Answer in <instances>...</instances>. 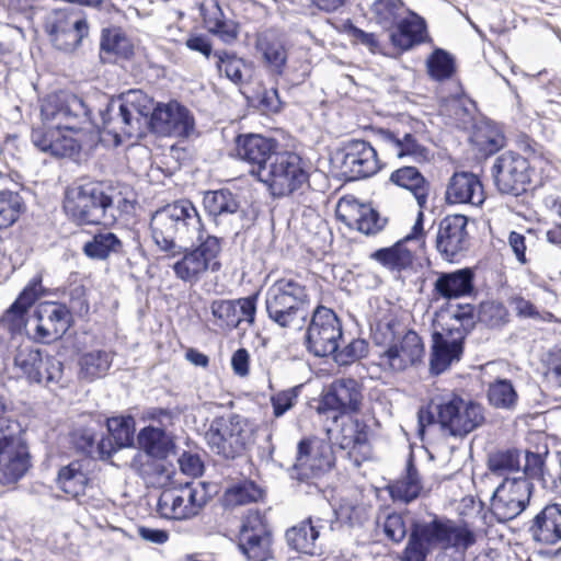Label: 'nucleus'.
I'll use <instances>...</instances> for the list:
<instances>
[{"mask_svg":"<svg viewBox=\"0 0 561 561\" xmlns=\"http://www.w3.org/2000/svg\"><path fill=\"white\" fill-rule=\"evenodd\" d=\"M102 119L104 128L116 137L119 134L139 136L147 123L160 136L187 138L195 130V119L188 108L176 101L153 106V100L141 90H130L112 101Z\"/></svg>","mask_w":561,"mask_h":561,"instance_id":"f257e3e1","label":"nucleus"},{"mask_svg":"<svg viewBox=\"0 0 561 561\" xmlns=\"http://www.w3.org/2000/svg\"><path fill=\"white\" fill-rule=\"evenodd\" d=\"M43 126L32 131V142L55 157H72L96 140L89 111L81 98L60 91L41 106Z\"/></svg>","mask_w":561,"mask_h":561,"instance_id":"f03ea898","label":"nucleus"},{"mask_svg":"<svg viewBox=\"0 0 561 561\" xmlns=\"http://www.w3.org/2000/svg\"><path fill=\"white\" fill-rule=\"evenodd\" d=\"M150 229L157 247L170 257L182 252V244L193 243L209 234L197 208L188 199H180L158 209L151 217Z\"/></svg>","mask_w":561,"mask_h":561,"instance_id":"7ed1b4c3","label":"nucleus"},{"mask_svg":"<svg viewBox=\"0 0 561 561\" xmlns=\"http://www.w3.org/2000/svg\"><path fill=\"white\" fill-rule=\"evenodd\" d=\"M477 542V534L466 523L456 524L446 517L414 520L402 551L401 561H426L436 547L466 551Z\"/></svg>","mask_w":561,"mask_h":561,"instance_id":"20e7f679","label":"nucleus"},{"mask_svg":"<svg viewBox=\"0 0 561 561\" xmlns=\"http://www.w3.org/2000/svg\"><path fill=\"white\" fill-rule=\"evenodd\" d=\"M474 324V309L471 305H459L456 309L436 314L430 358V370L433 375L445 373L461 359L465 339Z\"/></svg>","mask_w":561,"mask_h":561,"instance_id":"39448f33","label":"nucleus"},{"mask_svg":"<svg viewBox=\"0 0 561 561\" xmlns=\"http://www.w3.org/2000/svg\"><path fill=\"white\" fill-rule=\"evenodd\" d=\"M419 422L437 423L444 435L462 438L483 424L484 412L481 404L449 394L433 400L428 411L421 410Z\"/></svg>","mask_w":561,"mask_h":561,"instance_id":"423d86ee","label":"nucleus"},{"mask_svg":"<svg viewBox=\"0 0 561 561\" xmlns=\"http://www.w3.org/2000/svg\"><path fill=\"white\" fill-rule=\"evenodd\" d=\"M309 296L304 284L295 278H280L265 291L268 319L284 329H301L308 317Z\"/></svg>","mask_w":561,"mask_h":561,"instance_id":"0eeeda50","label":"nucleus"},{"mask_svg":"<svg viewBox=\"0 0 561 561\" xmlns=\"http://www.w3.org/2000/svg\"><path fill=\"white\" fill-rule=\"evenodd\" d=\"M307 163L294 151H278L263 168L260 181L274 197H300L310 188Z\"/></svg>","mask_w":561,"mask_h":561,"instance_id":"6e6552de","label":"nucleus"},{"mask_svg":"<svg viewBox=\"0 0 561 561\" xmlns=\"http://www.w3.org/2000/svg\"><path fill=\"white\" fill-rule=\"evenodd\" d=\"M194 242L197 244L191 248L182 244V252L175 255V261L170 265L176 278L191 285L197 284L208 271L217 272L221 266V238L207 234Z\"/></svg>","mask_w":561,"mask_h":561,"instance_id":"1a4fd4ad","label":"nucleus"},{"mask_svg":"<svg viewBox=\"0 0 561 561\" xmlns=\"http://www.w3.org/2000/svg\"><path fill=\"white\" fill-rule=\"evenodd\" d=\"M252 435L253 427L249 420L231 413L210 422L205 440L211 453L224 459H234L245 450Z\"/></svg>","mask_w":561,"mask_h":561,"instance_id":"9d476101","label":"nucleus"},{"mask_svg":"<svg viewBox=\"0 0 561 561\" xmlns=\"http://www.w3.org/2000/svg\"><path fill=\"white\" fill-rule=\"evenodd\" d=\"M16 377L28 383L62 386L64 364L55 356L31 345L20 344L12 355Z\"/></svg>","mask_w":561,"mask_h":561,"instance_id":"9b49d317","label":"nucleus"},{"mask_svg":"<svg viewBox=\"0 0 561 561\" xmlns=\"http://www.w3.org/2000/svg\"><path fill=\"white\" fill-rule=\"evenodd\" d=\"M342 337V325L336 313L324 306H318L308 324L305 345L309 353L325 357L337 351Z\"/></svg>","mask_w":561,"mask_h":561,"instance_id":"f8f14e48","label":"nucleus"},{"mask_svg":"<svg viewBox=\"0 0 561 561\" xmlns=\"http://www.w3.org/2000/svg\"><path fill=\"white\" fill-rule=\"evenodd\" d=\"M385 334L393 336L392 325L387 323L378 328ZM425 348L422 339L414 331H408L402 337H392L388 347L379 354L377 365L385 371H402L420 363Z\"/></svg>","mask_w":561,"mask_h":561,"instance_id":"ddd939ff","label":"nucleus"},{"mask_svg":"<svg viewBox=\"0 0 561 561\" xmlns=\"http://www.w3.org/2000/svg\"><path fill=\"white\" fill-rule=\"evenodd\" d=\"M533 489V482L524 476L502 480L491 499L492 515L500 523L516 518L528 506Z\"/></svg>","mask_w":561,"mask_h":561,"instance_id":"4468645a","label":"nucleus"},{"mask_svg":"<svg viewBox=\"0 0 561 561\" xmlns=\"http://www.w3.org/2000/svg\"><path fill=\"white\" fill-rule=\"evenodd\" d=\"M47 30L59 48L70 50L88 35L89 25L83 11L65 8L51 12L47 21Z\"/></svg>","mask_w":561,"mask_h":561,"instance_id":"2eb2a0df","label":"nucleus"},{"mask_svg":"<svg viewBox=\"0 0 561 561\" xmlns=\"http://www.w3.org/2000/svg\"><path fill=\"white\" fill-rule=\"evenodd\" d=\"M71 320V312L66 305L56 301L42 302L33 313L32 339L38 343L56 341L68 331Z\"/></svg>","mask_w":561,"mask_h":561,"instance_id":"dca6fc26","label":"nucleus"},{"mask_svg":"<svg viewBox=\"0 0 561 561\" xmlns=\"http://www.w3.org/2000/svg\"><path fill=\"white\" fill-rule=\"evenodd\" d=\"M497 190L503 194L519 195L530 182L529 163L519 153L507 151L499 156L492 167Z\"/></svg>","mask_w":561,"mask_h":561,"instance_id":"f3484780","label":"nucleus"},{"mask_svg":"<svg viewBox=\"0 0 561 561\" xmlns=\"http://www.w3.org/2000/svg\"><path fill=\"white\" fill-rule=\"evenodd\" d=\"M328 434L333 447L345 451L355 467L370 458L367 426L363 422L348 417L342 422L337 431H329Z\"/></svg>","mask_w":561,"mask_h":561,"instance_id":"a211bd4d","label":"nucleus"},{"mask_svg":"<svg viewBox=\"0 0 561 561\" xmlns=\"http://www.w3.org/2000/svg\"><path fill=\"white\" fill-rule=\"evenodd\" d=\"M334 465L333 445L320 439H302L298 444L297 460L295 468L298 470L299 479L307 480L318 477Z\"/></svg>","mask_w":561,"mask_h":561,"instance_id":"6ab92c4d","label":"nucleus"},{"mask_svg":"<svg viewBox=\"0 0 561 561\" xmlns=\"http://www.w3.org/2000/svg\"><path fill=\"white\" fill-rule=\"evenodd\" d=\"M363 401L362 385L353 378L335 379L322 393L317 411H337L348 414L359 411Z\"/></svg>","mask_w":561,"mask_h":561,"instance_id":"aec40b11","label":"nucleus"},{"mask_svg":"<svg viewBox=\"0 0 561 561\" xmlns=\"http://www.w3.org/2000/svg\"><path fill=\"white\" fill-rule=\"evenodd\" d=\"M343 150L342 169L351 180L369 178L381 168L376 149L366 140L352 139Z\"/></svg>","mask_w":561,"mask_h":561,"instance_id":"412c9836","label":"nucleus"},{"mask_svg":"<svg viewBox=\"0 0 561 561\" xmlns=\"http://www.w3.org/2000/svg\"><path fill=\"white\" fill-rule=\"evenodd\" d=\"M256 302L257 294L236 300L216 299L210 304V312L218 328L231 331L242 321L254 324Z\"/></svg>","mask_w":561,"mask_h":561,"instance_id":"4be33fe9","label":"nucleus"},{"mask_svg":"<svg viewBox=\"0 0 561 561\" xmlns=\"http://www.w3.org/2000/svg\"><path fill=\"white\" fill-rule=\"evenodd\" d=\"M30 467L26 446L11 433H0V483L18 482Z\"/></svg>","mask_w":561,"mask_h":561,"instance_id":"5701e85b","label":"nucleus"},{"mask_svg":"<svg viewBox=\"0 0 561 561\" xmlns=\"http://www.w3.org/2000/svg\"><path fill=\"white\" fill-rule=\"evenodd\" d=\"M423 211L420 210L410 233L392 247L381 248L373 252L370 257L391 271L400 272L409 267L412 264L413 255L405 244L412 241H419L420 244L423 243Z\"/></svg>","mask_w":561,"mask_h":561,"instance_id":"b1692460","label":"nucleus"},{"mask_svg":"<svg viewBox=\"0 0 561 561\" xmlns=\"http://www.w3.org/2000/svg\"><path fill=\"white\" fill-rule=\"evenodd\" d=\"M277 141L257 134L241 135L237 138L238 157L253 167L252 173L261 178L263 168L271 162L277 151Z\"/></svg>","mask_w":561,"mask_h":561,"instance_id":"393cba45","label":"nucleus"},{"mask_svg":"<svg viewBox=\"0 0 561 561\" xmlns=\"http://www.w3.org/2000/svg\"><path fill=\"white\" fill-rule=\"evenodd\" d=\"M467 217L451 215L445 217L438 226L436 248L448 261L468 248Z\"/></svg>","mask_w":561,"mask_h":561,"instance_id":"a878e982","label":"nucleus"},{"mask_svg":"<svg viewBox=\"0 0 561 561\" xmlns=\"http://www.w3.org/2000/svg\"><path fill=\"white\" fill-rule=\"evenodd\" d=\"M203 205L206 213L216 224L227 217L237 221V228H243V221L247 216L239 196L228 188L208 191L204 194Z\"/></svg>","mask_w":561,"mask_h":561,"instance_id":"bb28decb","label":"nucleus"},{"mask_svg":"<svg viewBox=\"0 0 561 561\" xmlns=\"http://www.w3.org/2000/svg\"><path fill=\"white\" fill-rule=\"evenodd\" d=\"M485 199L480 179L471 172H456L449 179L446 201L449 204H469L479 207Z\"/></svg>","mask_w":561,"mask_h":561,"instance_id":"cd10ccee","label":"nucleus"},{"mask_svg":"<svg viewBox=\"0 0 561 561\" xmlns=\"http://www.w3.org/2000/svg\"><path fill=\"white\" fill-rule=\"evenodd\" d=\"M327 524L328 520L323 518L309 517L286 531V541L297 552L311 556L317 554L320 550L318 539Z\"/></svg>","mask_w":561,"mask_h":561,"instance_id":"c85d7f7f","label":"nucleus"},{"mask_svg":"<svg viewBox=\"0 0 561 561\" xmlns=\"http://www.w3.org/2000/svg\"><path fill=\"white\" fill-rule=\"evenodd\" d=\"M88 191L95 193L98 198L93 201L90 211V225H113L121 214L119 204L124 199L119 194H114L111 188L104 187L100 183H87Z\"/></svg>","mask_w":561,"mask_h":561,"instance_id":"c756f323","label":"nucleus"},{"mask_svg":"<svg viewBox=\"0 0 561 561\" xmlns=\"http://www.w3.org/2000/svg\"><path fill=\"white\" fill-rule=\"evenodd\" d=\"M533 538L546 545L561 540V504H549L538 513L529 528Z\"/></svg>","mask_w":561,"mask_h":561,"instance_id":"7c9ffc66","label":"nucleus"},{"mask_svg":"<svg viewBox=\"0 0 561 561\" xmlns=\"http://www.w3.org/2000/svg\"><path fill=\"white\" fill-rule=\"evenodd\" d=\"M381 139L397 158H409L415 163L431 160V151L423 146L412 134H396L391 130H381Z\"/></svg>","mask_w":561,"mask_h":561,"instance_id":"2f4dec72","label":"nucleus"},{"mask_svg":"<svg viewBox=\"0 0 561 561\" xmlns=\"http://www.w3.org/2000/svg\"><path fill=\"white\" fill-rule=\"evenodd\" d=\"M434 289L446 299L470 295L473 291V272L470 268H461L442 273L434 284Z\"/></svg>","mask_w":561,"mask_h":561,"instance_id":"473e14b6","label":"nucleus"},{"mask_svg":"<svg viewBox=\"0 0 561 561\" xmlns=\"http://www.w3.org/2000/svg\"><path fill=\"white\" fill-rule=\"evenodd\" d=\"M98 198L95 193L89 192L87 184L73 186L66 191L64 209L66 214L79 225H90V211L93 201Z\"/></svg>","mask_w":561,"mask_h":561,"instance_id":"72a5a7b5","label":"nucleus"},{"mask_svg":"<svg viewBox=\"0 0 561 561\" xmlns=\"http://www.w3.org/2000/svg\"><path fill=\"white\" fill-rule=\"evenodd\" d=\"M202 12L205 26L209 33L218 36L225 43H231L237 38V24L225 16L216 0L203 4Z\"/></svg>","mask_w":561,"mask_h":561,"instance_id":"f704fd0d","label":"nucleus"},{"mask_svg":"<svg viewBox=\"0 0 561 561\" xmlns=\"http://www.w3.org/2000/svg\"><path fill=\"white\" fill-rule=\"evenodd\" d=\"M422 490V479L410 454L404 474L389 485V494L394 502L410 503L420 496Z\"/></svg>","mask_w":561,"mask_h":561,"instance_id":"c9c22d12","label":"nucleus"},{"mask_svg":"<svg viewBox=\"0 0 561 561\" xmlns=\"http://www.w3.org/2000/svg\"><path fill=\"white\" fill-rule=\"evenodd\" d=\"M389 182L412 193L420 208H424L428 196V182L415 167H401L389 176Z\"/></svg>","mask_w":561,"mask_h":561,"instance_id":"e433bc0d","label":"nucleus"},{"mask_svg":"<svg viewBox=\"0 0 561 561\" xmlns=\"http://www.w3.org/2000/svg\"><path fill=\"white\" fill-rule=\"evenodd\" d=\"M84 462V460H73L58 471L57 485L71 497H79L85 493L89 477Z\"/></svg>","mask_w":561,"mask_h":561,"instance_id":"4c0bfd02","label":"nucleus"},{"mask_svg":"<svg viewBox=\"0 0 561 561\" xmlns=\"http://www.w3.org/2000/svg\"><path fill=\"white\" fill-rule=\"evenodd\" d=\"M425 37V22L417 15H412L400 21L398 28L390 35L392 44L402 50H408L423 43Z\"/></svg>","mask_w":561,"mask_h":561,"instance_id":"58836bf2","label":"nucleus"},{"mask_svg":"<svg viewBox=\"0 0 561 561\" xmlns=\"http://www.w3.org/2000/svg\"><path fill=\"white\" fill-rule=\"evenodd\" d=\"M114 354L105 350H92L79 357V377L84 381H94L107 375Z\"/></svg>","mask_w":561,"mask_h":561,"instance_id":"ea45409f","label":"nucleus"},{"mask_svg":"<svg viewBox=\"0 0 561 561\" xmlns=\"http://www.w3.org/2000/svg\"><path fill=\"white\" fill-rule=\"evenodd\" d=\"M523 454L518 449L496 450L488 457V470L497 478L507 479L520 473Z\"/></svg>","mask_w":561,"mask_h":561,"instance_id":"a19ab883","label":"nucleus"},{"mask_svg":"<svg viewBox=\"0 0 561 561\" xmlns=\"http://www.w3.org/2000/svg\"><path fill=\"white\" fill-rule=\"evenodd\" d=\"M217 58L216 66L220 73H225L226 78L236 84H241L251 78V64L238 57L233 53L226 50H217L214 54Z\"/></svg>","mask_w":561,"mask_h":561,"instance_id":"79ce46f5","label":"nucleus"},{"mask_svg":"<svg viewBox=\"0 0 561 561\" xmlns=\"http://www.w3.org/2000/svg\"><path fill=\"white\" fill-rule=\"evenodd\" d=\"M83 252L91 259L105 260L111 254L122 253L123 242L113 232H99L84 244Z\"/></svg>","mask_w":561,"mask_h":561,"instance_id":"37998d69","label":"nucleus"},{"mask_svg":"<svg viewBox=\"0 0 561 561\" xmlns=\"http://www.w3.org/2000/svg\"><path fill=\"white\" fill-rule=\"evenodd\" d=\"M342 218L347 226L367 236L378 233L387 224V218L380 217L377 210L366 205L358 206L352 218Z\"/></svg>","mask_w":561,"mask_h":561,"instance_id":"c03bdc74","label":"nucleus"},{"mask_svg":"<svg viewBox=\"0 0 561 561\" xmlns=\"http://www.w3.org/2000/svg\"><path fill=\"white\" fill-rule=\"evenodd\" d=\"M488 399L492 407L514 411L518 404V393L508 379H496L489 385Z\"/></svg>","mask_w":561,"mask_h":561,"instance_id":"a18cd8bd","label":"nucleus"},{"mask_svg":"<svg viewBox=\"0 0 561 561\" xmlns=\"http://www.w3.org/2000/svg\"><path fill=\"white\" fill-rule=\"evenodd\" d=\"M138 444L148 455L164 458L169 453L171 442L163 430L148 426L138 434Z\"/></svg>","mask_w":561,"mask_h":561,"instance_id":"49530a36","label":"nucleus"},{"mask_svg":"<svg viewBox=\"0 0 561 561\" xmlns=\"http://www.w3.org/2000/svg\"><path fill=\"white\" fill-rule=\"evenodd\" d=\"M103 55L128 58L133 55V45L121 28L104 30L101 39Z\"/></svg>","mask_w":561,"mask_h":561,"instance_id":"de8ad7c7","label":"nucleus"},{"mask_svg":"<svg viewBox=\"0 0 561 561\" xmlns=\"http://www.w3.org/2000/svg\"><path fill=\"white\" fill-rule=\"evenodd\" d=\"M28 310L14 301L0 319V336H5V334H10L12 337L21 335L27 327Z\"/></svg>","mask_w":561,"mask_h":561,"instance_id":"09e8293b","label":"nucleus"},{"mask_svg":"<svg viewBox=\"0 0 561 561\" xmlns=\"http://www.w3.org/2000/svg\"><path fill=\"white\" fill-rule=\"evenodd\" d=\"M23 208V198L18 192L0 191V229H7L15 224Z\"/></svg>","mask_w":561,"mask_h":561,"instance_id":"8fccbe9b","label":"nucleus"},{"mask_svg":"<svg viewBox=\"0 0 561 561\" xmlns=\"http://www.w3.org/2000/svg\"><path fill=\"white\" fill-rule=\"evenodd\" d=\"M158 508L161 515L167 518H190L181 488L178 490L163 491L158 501Z\"/></svg>","mask_w":561,"mask_h":561,"instance_id":"3c124183","label":"nucleus"},{"mask_svg":"<svg viewBox=\"0 0 561 561\" xmlns=\"http://www.w3.org/2000/svg\"><path fill=\"white\" fill-rule=\"evenodd\" d=\"M260 537H272L265 517L259 511L250 510L241 519L238 541L251 540Z\"/></svg>","mask_w":561,"mask_h":561,"instance_id":"603ef678","label":"nucleus"},{"mask_svg":"<svg viewBox=\"0 0 561 561\" xmlns=\"http://www.w3.org/2000/svg\"><path fill=\"white\" fill-rule=\"evenodd\" d=\"M263 495L262 490L252 481H243L229 488L224 495L228 506L245 505L259 501Z\"/></svg>","mask_w":561,"mask_h":561,"instance_id":"864d4df0","label":"nucleus"},{"mask_svg":"<svg viewBox=\"0 0 561 561\" xmlns=\"http://www.w3.org/2000/svg\"><path fill=\"white\" fill-rule=\"evenodd\" d=\"M107 430L116 447L124 448L133 445L135 421L131 416H113L107 420Z\"/></svg>","mask_w":561,"mask_h":561,"instance_id":"5fc2aeb1","label":"nucleus"},{"mask_svg":"<svg viewBox=\"0 0 561 561\" xmlns=\"http://www.w3.org/2000/svg\"><path fill=\"white\" fill-rule=\"evenodd\" d=\"M427 71L437 81L446 80L455 71L454 58L444 49L437 48L427 59Z\"/></svg>","mask_w":561,"mask_h":561,"instance_id":"6e6d98bb","label":"nucleus"},{"mask_svg":"<svg viewBox=\"0 0 561 561\" xmlns=\"http://www.w3.org/2000/svg\"><path fill=\"white\" fill-rule=\"evenodd\" d=\"M272 537H260L238 542L241 553L248 561H267L272 558Z\"/></svg>","mask_w":561,"mask_h":561,"instance_id":"4d7b16f0","label":"nucleus"},{"mask_svg":"<svg viewBox=\"0 0 561 561\" xmlns=\"http://www.w3.org/2000/svg\"><path fill=\"white\" fill-rule=\"evenodd\" d=\"M401 10V0H376L371 5L374 18L383 27L392 25L399 18Z\"/></svg>","mask_w":561,"mask_h":561,"instance_id":"13d9d810","label":"nucleus"},{"mask_svg":"<svg viewBox=\"0 0 561 561\" xmlns=\"http://www.w3.org/2000/svg\"><path fill=\"white\" fill-rule=\"evenodd\" d=\"M184 502L186 505V511L188 514V517H193L199 513V511L204 507V505L207 503L208 496L206 492V488L204 484H193V483H185L184 486L181 488Z\"/></svg>","mask_w":561,"mask_h":561,"instance_id":"bf43d9fd","label":"nucleus"},{"mask_svg":"<svg viewBox=\"0 0 561 561\" xmlns=\"http://www.w3.org/2000/svg\"><path fill=\"white\" fill-rule=\"evenodd\" d=\"M47 289L43 286V274L37 272L25 285L14 300L30 309L39 298L46 296Z\"/></svg>","mask_w":561,"mask_h":561,"instance_id":"052dcab7","label":"nucleus"},{"mask_svg":"<svg viewBox=\"0 0 561 561\" xmlns=\"http://www.w3.org/2000/svg\"><path fill=\"white\" fill-rule=\"evenodd\" d=\"M378 524L381 525L385 536L396 543L401 542L407 537V524L404 516L400 513H389L383 522L378 520Z\"/></svg>","mask_w":561,"mask_h":561,"instance_id":"680f3d73","label":"nucleus"},{"mask_svg":"<svg viewBox=\"0 0 561 561\" xmlns=\"http://www.w3.org/2000/svg\"><path fill=\"white\" fill-rule=\"evenodd\" d=\"M368 352V344L365 340L362 339H353L347 345H345L342 350H337L333 353L334 360L341 365L352 364L362 357H364Z\"/></svg>","mask_w":561,"mask_h":561,"instance_id":"e2e57ef3","label":"nucleus"},{"mask_svg":"<svg viewBox=\"0 0 561 561\" xmlns=\"http://www.w3.org/2000/svg\"><path fill=\"white\" fill-rule=\"evenodd\" d=\"M477 145L485 154H492L499 151L505 144V138L501 131L494 128L479 130L476 135Z\"/></svg>","mask_w":561,"mask_h":561,"instance_id":"0e129e2a","label":"nucleus"},{"mask_svg":"<svg viewBox=\"0 0 561 561\" xmlns=\"http://www.w3.org/2000/svg\"><path fill=\"white\" fill-rule=\"evenodd\" d=\"M299 388L294 387L286 390L276 392L271 397V404L275 417L283 416L289 411L297 402Z\"/></svg>","mask_w":561,"mask_h":561,"instance_id":"69168bd1","label":"nucleus"},{"mask_svg":"<svg viewBox=\"0 0 561 561\" xmlns=\"http://www.w3.org/2000/svg\"><path fill=\"white\" fill-rule=\"evenodd\" d=\"M263 55L272 70L275 73L280 75L287 59L284 47L277 43L267 44L264 48Z\"/></svg>","mask_w":561,"mask_h":561,"instance_id":"338daca9","label":"nucleus"},{"mask_svg":"<svg viewBox=\"0 0 561 561\" xmlns=\"http://www.w3.org/2000/svg\"><path fill=\"white\" fill-rule=\"evenodd\" d=\"M525 465H520V473L514 478L523 476L531 482V479L540 477L542 472L543 460L539 454L526 453L524 456Z\"/></svg>","mask_w":561,"mask_h":561,"instance_id":"774afa93","label":"nucleus"}]
</instances>
